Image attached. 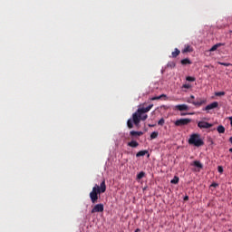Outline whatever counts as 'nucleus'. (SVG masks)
Returning <instances> with one entry per match:
<instances>
[{
    "instance_id": "1",
    "label": "nucleus",
    "mask_w": 232,
    "mask_h": 232,
    "mask_svg": "<svg viewBox=\"0 0 232 232\" xmlns=\"http://www.w3.org/2000/svg\"><path fill=\"white\" fill-rule=\"evenodd\" d=\"M151 108H153V104H150L146 108L142 107L138 109L137 111L132 114V120L131 119L128 120L127 121L128 128L131 130V128H133V122L135 126H139V124H140V121H146V119H148V114H144V113H148V111H150Z\"/></svg>"
},
{
    "instance_id": "2",
    "label": "nucleus",
    "mask_w": 232,
    "mask_h": 232,
    "mask_svg": "<svg viewBox=\"0 0 232 232\" xmlns=\"http://www.w3.org/2000/svg\"><path fill=\"white\" fill-rule=\"evenodd\" d=\"M101 193H106V180L104 179L102 181L100 186L96 184L89 194L92 204H97V200H99V195H101Z\"/></svg>"
},
{
    "instance_id": "3",
    "label": "nucleus",
    "mask_w": 232,
    "mask_h": 232,
    "mask_svg": "<svg viewBox=\"0 0 232 232\" xmlns=\"http://www.w3.org/2000/svg\"><path fill=\"white\" fill-rule=\"evenodd\" d=\"M188 144L191 146H196V148H200V146H204V140L200 139V134L194 133L190 135Z\"/></svg>"
},
{
    "instance_id": "4",
    "label": "nucleus",
    "mask_w": 232,
    "mask_h": 232,
    "mask_svg": "<svg viewBox=\"0 0 232 232\" xmlns=\"http://www.w3.org/2000/svg\"><path fill=\"white\" fill-rule=\"evenodd\" d=\"M187 102H188V104H193V106H196V108H200V106L206 104L208 101H206V99L201 98H197V100L195 101V96L190 95L189 98H187Z\"/></svg>"
},
{
    "instance_id": "5",
    "label": "nucleus",
    "mask_w": 232,
    "mask_h": 232,
    "mask_svg": "<svg viewBox=\"0 0 232 232\" xmlns=\"http://www.w3.org/2000/svg\"><path fill=\"white\" fill-rule=\"evenodd\" d=\"M191 122V119L189 118H181L177 120L174 124L175 126H188Z\"/></svg>"
},
{
    "instance_id": "6",
    "label": "nucleus",
    "mask_w": 232,
    "mask_h": 232,
    "mask_svg": "<svg viewBox=\"0 0 232 232\" xmlns=\"http://www.w3.org/2000/svg\"><path fill=\"white\" fill-rule=\"evenodd\" d=\"M104 212V204L100 203V204H96L92 209L91 210V213H103Z\"/></svg>"
},
{
    "instance_id": "7",
    "label": "nucleus",
    "mask_w": 232,
    "mask_h": 232,
    "mask_svg": "<svg viewBox=\"0 0 232 232\" xmlns=\"http://www.w3.org/2000/svg\"><path fill=\"white\" fill-rule=\"evenodd\" d=\"M198 127L200 130H209V128H213V124H211L208 121H201L198 122Z\"/></svg>"
},
{
    "instance_id": "8",
    "label": "nucleus",
    "mask_w": 232,
    "mask_h": 232,
    "mask_svg": "<svg viewBox=\"0 0 232 232\" xmlns=\"http://www.w3.org/2000/svg\"><path fill=\"white\" fill-rule=\"evenodd\" d=\"M216 108H218V102H213L212 103L207 105L205 108H203V111H209V110H215Z\"/></svg>"
},
{
    "instance_id": "9",
    "label": "nucleus",
    "mask_w": 232,
    "mask_h": 232,
    "mask_svg": "<svg viewBox=\"0 0 232 232\" xmlns=\"http://www.w3.org/2000/svg\"><path fill=\"white\" fill-rule=\"evenodd\" d=\"M175 108L179 110V111H188V110H189V107L186 104L176 105Z\"/></svg>"
},
{
    "instance_id": "10",
    "label": "nucleus",
    "mask_w": 232,
    "mask_h": 232,
    "mask_svg": "<svg viewBox=\"0 0 232 232\" xmlns=\"http://www.w3.org/2000/svg\"><path fill=\"white\" fill-rule=\"evenodd\" d=\"M220 46H224V44H216L210 48L209 52H215L217 49L220 48Z\"/></svg>"
},
{
    "instance_id": "11",
    "label": "nucleus",
    "mask_w": 232,
    "mask_h": 232,
    "mask_svg": "<svg viewBox=\"0 0 232 232\" xmlns=\"http://www.w3.org/2000/svg\"><path fill=\"white\" fill-rule=\"evenodd\" d=\"M193 52V48L189 45H185V48L182 50V53H188Z\"/></svg>"
},
{
    "instance_id": "12",
    "label": "nucleus",
    "mask_w": 232,
    "mask_h": 232,
    "mask_svg": "<svg viewBox=\"0 0 232 232\" xmlns=\"http://www.w3.org/2000/svg\"><path fill=\"white\" fill-rule=\"evenodd\" d=\"M128 146H130V148H138L139 142H137L135 140H131V141L128 142Z\"/></svg>"
},
{
    "instance_id": "13",
    "label": "nucleus",
    "mask_w": 232,
    "mask_h": 232,
    "mask_svg": "<svg viewBox=\"0 0 232 232\" xmlns=\"http://www.w3.org/2000/svg\"><path fill=\"white\" fill-rule=\"evenodd\" d=\"M130 135H131V137H140V135H142V131L131 130Z\"/></svg>"
},
{
    "instance_id": "14",
    "label": "nucleus",
    "mask_w": 232,
    "mask_h": 232,
    "mask_svg": "<svg viewBox=\"0 0 232 232\" xmlns=\"http://www.w3.org/2000/svg\"><path fill=\"white\" fill-rule=\"evenodd\" d=\"M181 64L183 66H186V64H191V60H189V58H185V59L181 60Z\"/></svg>"
},
{
    "instance_id": "15",
    "label": "nucleus",
    "mask_w": 232,
    "mask_h": 232,
    "mask_svg": "<svg viewBox=\"0 0 232 232\" xmlns=\"http://www.w3.org/2000/svg\"><path fill=\"white\" fill-rule=\"evenodd\" d=\"M193 166H195L196 168H199L200 169H202V168H204V166L202 165V163H200V161L198 160H195L193 162Z\"/></svg>"
},
{
    "instance_id": "16",
    "label": "nucleus",
    "mask_w": 232,
    "mask_h": 232,
    "mask_svg": "<svg viewBox=\"0 0 232 232\" xmlns=\"http://www.w3.org/2000/svg\"><path fill=\"white\" fill-rule=\"evenodd\" d=\"M171 55L173 58L179 57V55H180V50L176 48L175 51L172 52Z\"/></svg>"
},
{
    "instance_id": "17",
    "label": "nucleus",
    "mask_w": 232,
    "mask_h": 232,
    "mask_svg": "<svg viewBox=\"0 0 232 232\" xmlns=\"http://www.w3.org/2000/svg\"><path fill=\"white\" fill-rule=\"evenodd\" d=\"M144 155H148V150H140L136 154V157H144Z\"/></svg>"
},
{
    "instance_id": "18",
    "label": "nucleus",
    "mask_w": 232,
    "mask_h": 232,
    "mask_svg": "<svg viewBox=\"0 0 232 232\" xmlns=\"http://www.w3.org/2000/svg\"><path fill=\"white\" fill-rule=\"evenodd\" d=\"M145 176H146V172L140 171V172L137 175V180H140L141 179H144Z\"/></svg>"
},
{
    "instance_id": "19",
    "label": "nucleus",
    "mask_w": 232,
    "mask_h": 232,
    "mask_svg": "<svg viewBox=\"0 0 232 232\" xmlns=\"http://www.w3.org/2000/svg\"><path fill=\"white\" fill-rule=\"evenodd\" d=\"M162 97H167L166 94H161L160 96H155V97H152L150 98V101H160V99H162Z\"/></svg>"
},
{
    "instance_id": "20",
    "label": "nucleus",
    "mask_w": 232,
    "mask_h": 232,
    "mask_svg": "<svg viewBox=\"0 0 232 232\" xmlns=\"http://www.w3.org/2000/svg\"><path fill=\"white\" fill-rule=\"evenodd\" d=\"M175 66H177V63H175V62H169V63H167V68H171V69H173V68H175Z\"/></svg>"
},
{
    "instance_id": "21",
    "label": "nucleus",
    "mask_w": 232,
    "mask_h": 232,
    "mask_svg": "<svg viewBox=\"0 0 232 232\" xmlns=\"http://www.w3.org/2000/svg\"><path fill=\"white\" fill-rule=\"evenodd\" d=\"M218 133H225L226 132V128H224V126H222V125H219L218 127Z\"/></svg>"
},
{
    "instance_id": "22",
    "label": "nucleus",
    "mask_w": 232,
    "mask_h": 232,
    "mask_svg": "<svg viewBox=\"0 0 232 232\" xmlns=\"http://www.w3.org/2000/svg\"><path fill=\"white\" fill-rule=\"evenodd\" d=\"M157 137H159V132H157V131H153V132L150 134V139H151V140H153V139H157Z\"/></svg>"
},
{
    "instance_id": "23",
    "label": "nucleus",
    "mask_w": 232,
    "mask_h": 232,
    "mask_svg": "<svg viewBox=\"0 0 232 232\" xmlns=\"http://www.w3.org/2000/svg\"><path fill=\"white\" fill-rule=\"evenodd\" d=\"M179 177L175 176L173 178V179L170 180V183L171 184H179Z\"/></svg>"
},
{
    "instance_id": "24",
    "label": "nucleus",
    "mask_w": 232,
    "mask_h": 232,
    "mask_svg": "<svg viewBox=\"0 0 232 232\" xmlns=\"http://www.w3.org/2000/svg\"><path fill=\"white\" fill-rule=\"evenodd\" d=\"M216 97H224L226 95V92H215Z\"/></svg>"
},
{
    "instance_id": "25",
    "label": "nucleus",
    "mask_w": 232,
    "mask_h": 232,
    "mask_svg": "<svg viewBox=\"0 0 232 232\" xmlns=\"http://www.w3.org/2000/svg\"><path fill=\"white\" fill-rule=\"evenodd\" d=\"M186 81H188V82H195V77L188 76Z\"/></svg>"
},
{
    "instance_id": "26",
    "label": "nucleus",
    "mask_w": 232,
    "mask_h": 232,
    "mask_svg": "<svg viewBox=\"0 0 232 232\" xmlns=\"http://www.w3.org/2000/svg\"><path fill=\"white\" fill-rule=\"evenodd\" d=\"M164 122H166V121L164 120V118H161V119L158 121V124H159V126H164Z\"/></svg>"
},
{
    "instance_id": "27",
    "label": "nucleus",
    "mask_w": 232,
    "mask_h": 232,
    "mask_svg": "<svg viewBox=\"0 0 232 232\" xmlns=\"http://www.w3.org/2000/svg\"><path fill=\"white\" fill-rule=\"evenodd\" d=\"M218 173H224V168L222 166L218 167Z\"/></svg>"
},
{
    "instance_id": "28",
    "label": "nucleus",
    "mask_w": 232,
    "mask_h": 232,
    "mask_svg": "<svg viewBox=\"0 0 232 232\" xmlns=\"http://www.w3.org/2000/svg\"><path fill=\"white\" fill-rule=\"evenodd\" d=\"M182 88H185L187 90H189V88H191V84L187 83V84H183Z\"/></svg>"
},
{
    "instance_id": "29",
    "label": "nucleus",
    "mask_w": 232,
    "mask_h": 232,
    "mask_svg": "<svg viewBox=\"0 0 232 232\" xmlns=\"http://www.w3.org/2000/svg\"><path fill=\"white\" fill-rule=\"evenodd\" d=\"M219 64L221 66H231V63H219Z\"/></svg>"
},
{
    "instance_id": "30",
    "label": "nucleus",
    "mask_w": 232,
    "mask_h": 232,
    "mask_svg": "<svg viewBox=\"0 0 232 232\" xmlns=\"http://www.w3.org/2000/svg\"><path fill=\"white\" fill-rule=\"evenodd\" d=\"M211 188H218V183H212Z\"/></svg>"
},
{
    "instance_id": "31",
    "label": "nucleus",
    "mask_w": 232,
    "mask_h": 232,
    "mask_svg": "<svg viewBox=\"0 0 232 232\" xmlns=\"http://www.w3.org/2000/svg\"><path fill=\"white\" fill-rule=\"evenodd\" d=\"M183 200H185V201L189 200V197H188V196H185L184 198H183Z\"/></svg>"
},
{
    "instance_id": "32",
    "label": "nucleus",
    "mask_w": 232,
    "mask_h": 232,
    "mask_svg": "<svg viewBox=\"0 0 232 232\" xmlns=\"http://www.w3.org/2000/svg\"><path fill=\"white\" fill-rule=\"evenodd\" d=\"M228 120L230 121V126H232V116L228 117Z\"/></svg>"
},
{
    "instance_id": "33",
    "label": "nucleus",
    "mask_w": 232,
    "mask_h": 232,
    "mask_svg": "<svg viewBox=\"0 0 232 232\" xmlns=\"http://www.w3.org/2000/svg\"><path fill=\"white\" fill-rule=\"evenodd\" d=\"M134 232H140V228H137Z\"/></svg>"
},
{
    "instance_id": "34",
    "label": "nucleus",
    "mask_w": 232,
    "mask_h": 232,
    "mask_svg": "<svg viewBox=\"0 0 232 232\" xmlns=\"http://www.w3.org/2000/svg\"><path fill=\"white\" fill-rule=\"evenodd\" d=\"M229 152L232 153V148L229 149Z\"/></svg>"
},
{
    "instance_id": "35",
    "label": "nucleus",
    "mask_w": 232,
    "mask_h": 232,
    "mask_svg": "<svg viewBox=\"0 0 232 232\" xmlns=\"http://www.w3.org/2000/svg\"><path fill=\"white\" fill-rule=\"evenodd\" d=\"M150 128H153V125H149Z\"/></svg>"
}]
</instances>
